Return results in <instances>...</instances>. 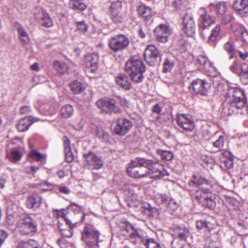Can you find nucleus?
Listing matches in <instances>:
<instances>
[{"label":"nucleus","mask_w":248,"mask_h":248,"mask_svg":"<svg viewBox=\"0 0 248 248\" xmlns=\"http://www.w3.org/2000/svg\"><path fill=\"white\" fill-rule=\"evenodd\" d=\"M231 96L224 104L222 111L227 115L237 113L239 110L247 106V101L244 92L239 88L229 90Z\"/></svg>","instance_id":"f257e3e1"},{"label":"nucleus","mask_w":248,"mask_h":248,"mask_svg":"<svg viewBox=\"0 0 248 248\" xmlns=\"http://www.w3.org/2000/svg\"><path fill=\"white\" fill-rule=\"evenodd\" d=\"M125 71L131 80L135 83H141L144 78L143 75L146 67L142 60L138 56L131 57L125 64Z\"/></svg>","instance_id":"f03ea898"},{"label":"nucleus","mask_w":248,"mask_h":248,"mask_svg":"<svg viewBox=\"0 0 248 248\" xmlns=\"http://www.w3.org/2000/svg\"><path fill=\"white\" fill-rule=\"evenodd\" d=\"M74 207L78 208V212L76 214L73 215L69 212L68 215H63L62 216V217L64 218L66 223L69 225V228L68 229H62L59 226L61 234L66 237H71L72 236L73 233V228L76 226L78 222H82L85 218L84 213L80 210L76 204H71L69 206L68 209L72 210L73 212L75 210Z\"/></svg>","instance_id":"7ed1b4c3"},{"label":"nucleus","mask_w":248,"mask_h":248,"mask_svg":"<svg viewBox=\"0 0 248 248\" xmlns=\"http://www.w3.org/2000/svg\"><path fill=\"white\" fill-rule=\"evenodd\" d=\"M150 161L142 157H137L131 161L127 169L129 176L135 178H140L149 176L147 166L150 165Z\"/></svg>","instance_id":"20e7f679"},{"label":"nucleus","mask_w":248,"mask_h":248,"mask_svg":"<svg viewBox=\"0 0 248 248\" xmlns=\"http://www.w3.org/2000/svg\"><path fill=\"white\" fill-rule=\"evenodd\" d=\"M81 234L82 240L86 243L89 248H95L104 247L105 243L102 240L99 241L98 240L100 235L99 232L92 226L90 225L85 226Z\"/></svg>","instance_id":"39448f33"},{"label":"nucleus","mask_w":248,"mask_h":248,"mask_svg":"<svg viewBox=\"0 0 248 248\" xmlns=\"http://www.w3.org/2000/svg\"><path fill=\"white\" fill-rule=\"evenodd\" d=\"M18 226L20 232L24 234L35 232L37 231L36 221L29 214H22L18 221Z\"/></svg>","instance_id":"423d86ee"},{"label":"nucleus","mask_w":248,"mask_h":248,"mask_svg":"<svg viewBox=\"0 0 248 248\" xmlns=\"http://www.w3.org/2000/svg\"><path fill=\"white\" fill-rule=\"evenodd\" d=\"M195 200L202 206L213 210L216 206L215 196L207 189H199L194 193Z\"/></svg>","instance_id":"0eeeda50"},{"label":"nucleus","mask_w":248,"mask_h":248,"mask_svg":"<svg viewBox=\"0 0 248 248\" xmlns=\"http://www.w3.org/2000/svg\"><path fill=\"white\" fill-rule=\"evenodd\" d=\"M129 240L135 245L140 246V244H143L146 248H160V244L157 239L144 236L137 230L131 233Z\"/></svg>","instance_id":"6e6552de"},{"label":"nucleus","mask_w":248,"mask_h":248,"mask_svg":"<svg viewBox=\"0 0 248 248\" xmlns=\"http://www.w3.org/2000/svg\"><path fill=\"white\" fill-rule=\"evenodd\" d=\"M129 40L125 35L120 34L109 38V48L114 52L122 51L126 48L129 45Z\"/></svg>","instance_id":"1a4fd4ad"},{"label":"nucleus","mask_w":248,"mask_h":248,"mask_svg":"<svg viewBox=\"0 0 248 248\" xmlns=\"http://www.w3.org/2000/svg\"><path fill=\"white\" fill-rule=\"evenodd\" d=\"M182 30L188 37H193L195 34L196 25L193 14L186 12L182 16Z\"/></svg>","instance_id":"9d476101"},{"label":"nucleus","mask_w":248,"mask_h":248,"mask_svg":"<svg viewBox=\"0 0 248 248\" xmlns=\"http://www.w3.org/2000/svg\"><path fill=\"white\" fill-rule=\"evenodd\" d=\"M96 105L102 110L107 113H121L122 112L121 109L116 105L115 101L113 99L98 100L96 102Z\"/></svg>","instance_id":"9b49d317"},{"label":"nucleus","mask_w":248,"mask_h":248,"mask_svg":"<svg viewBox=\"0 0 248 248\" xmlns=\"http://www.w3.org/2000/svg\"><path fill=\"white\" fill-rule=\"evenodd\" d=\"M147 160L150 162L149 166H147L149 176L150 177L160 178L169 175L167 170L164 169L163 165L152 160L147 159Z\"/></svg>","instance_id":"f8f14e48"},{"label":"nucleus","mask_w":248,"mask_h":248,"mask_svg":"<svg viewBox=\"0 0 248 248\" xmlns=\"http://www.w3.org/2000/svg\"><path fill=\"white\" fill-rule=\"evenodd\" d=\"M146 62L150 65H154L160 62L161 58L158 49L153 45H149L144 51Z\"/></svg>","instance_id":"ddd939ff"},{"label":"nucleus","mask_w":248,"mask_h":248,"mask_svg":"<svg viewBox=\"0 0 248 248\" xmlns=\"http://www.w3.org/2000/svg\"><path fill=\"white\" fill-rule=\"evenodd\" d=\"M177 124L184 130L188 131L193 130L195 127V123L190 115L186 114L179 113L176 115Z\"/></svg>","instance_id":"4468645a"},{"label":"nucleus","mask_w":248,"mask_h":248,"mask_svg":"<svg viewBox=\"0 0 248 248\" xmlns=\"http://www.w3.org/2000/svg\"><path fill=\"white\" fill-rule=\"evenodd\" d=\"M83 156L86 161L88 168L91 170H98L103 165L102 160L93 152H89L85 154Z\"/></svg>","instance_id":"2eb2a0df"},{"label":"nucleus","mask_w":248,"mask_h":248,"mask_svg":"<svg viewBox=\"0 0 248 248\" xmlns=\"http://www.w3.org/2000/svg\"><path fill=\"white\" fill-rule=\"evenodd\" d=\"M210 87V84L205 80L197 79L192 81L189 88L197 94L205 95L207 93Z\"/></svg>","instance_id":"dca6fc26"},{"label":"nucleus","mask_w":248,"mask_h":248,"mask_svg":"<svg viewBox=\"0 0 248 248\" xmlns=\"http://www.w3.org/2000/svg\"><path fill=\"white\" fill-rule=\"evenodd\" d=\"M99 56L96 53L88 54L84 58V65L86 70L91 73H94L98 67Z\"/></svg>","instance_id":"f3484780"},{"label":"nucleus","mask_w":248,"mask_h":248,"mask_svg":"<svg viewBox=\"0 0 248 248\" xmlns=\"http://www.w3.org/2000/svg\"><path fill=\"white\" fill-rule=\"evenodd\" d=\"M34 13V18L40 21V24L45 27H52L53 24L52 19L49 15L43 8L39 7L36 9Z\"/></svg>","instance_id":"a211bd4d"},{"label":"nucleus","mask_w":248,"mask_h":248,"mask_svg":"<svg viewBox=\"0 0 248 248\" xmlns=\"http://www.w3.org/2000/svg\"><path fill=\"white\" fill-rule=\"evenodd\" d=\"M133 126L131 122L126 119L119 118L114 128L115 133L119 135L124 136L128 133Z\"/></svg>","instance_id":"6ab92c4d"},{"label":"nucleus","mask_w":248,"mask_h":248,"mask_svg":"<svg viewBox=\"0 0 248 248\" xmlns=\"http://www.w3.org/2000/svg\"><path fill=\"white\" fill-rule=\"evenodd\" d=\"M154 33L158 41L165 43L168 41L171 31L167 26L160 24L154 30Z\"/></svg>","instance_id":"aec40b11"},{"label":"nucleus","mask_w":248,"mask_h":248,"mask_svg":"<svg viewBox=\"0 0 248 248\" xmlns=\"http://www.w3.org/2000/svg\"><path fill=\"white\" fill-rule=\"evenodd\" d=\"M232 6L241 16L248 14V0H233Z\"/></svg>","instance_id":"412c9836"},{"label":"nucleus","mask_w":248,"mask_h":248,"mask_svg":"<svg viewBox=\"0 0 248 248\" xmlns=\"http://www.w3.org/2000/svg\"><path fill=\"white\" fill-rule=\"evenodd\" d=\"M38 121H39L38 119L33 118L31 116L25 117L18 121L16 126L19 131L24 132L29 129L33 123Z\"/></svg>","instance_id":"4be33fe9"},{"label":"nucleus","mask_w":248,"mask_h":248,"mask_svg":"<svg viewBox=\"0 0 248 248\" xmlns=\"http://www.w3.org/2000/svg\"><path fill=\"white\" fill-rule=\"evenodd\" d=\"M115 81L118 85L126 91L130 90L132 88L131 83L125 74H119L115 78Z\"/></svg>","instance_id":"5701e85b"},{"label":"nucleus","mask_w":248,"mask_h":248,"mask_svg":"<svg viewBox=\"0 0 248 248\" xmlns=\"http://www.w3.org/2000/svg\"><path fill=\"white\" fill-rule=\"evenodd\" d=\"M199 29L201 31L202 37L203 39L206 38L204 36V31L212 24H214V21L211 18L209 15H207L201 18H199Z\"/></svg>","instance_id":"b1692460"},{"label":"nucleus","mask_w":248,"mask_h":248,"mask_svg":"<svg viewBox=\"0 0 248 248\" xmlns=\"http://www.w3.org/2000/svg\"><path fill=\"white\" fill-rule=\"evenodd\" d=\"M63 143L65 160L68 163H71L74 159V155L72 152L70 141L66 136L63 137Z\"/></svg>","instance_id":"393cba45"},{"label":"nucleus","mask_w":248,"mask_h":248,"mask_svg":"<svg viewBox=\"0 0 248 248\" xmlns=\"http://www.w3.org/2000/svg\"><path fill=\"white\" fill-rule=\"evenodd\" d=\"M42 199L37 195L30 196L26 202V206L29 209H37L41 204Z\"/></svg>","instance_id":"a878e982"},{"label":"nucleus","mask_w":248,"mask_h":248,"mask_svg":"<svg viewBox=\"0 0 248 248\" xmlns=\"http://www.w3.org/2000/svg\"><path fill=\"white\" fill-rule=\"evenodd\" d=\"M139 15L145 20H148L152 16L151 9L145 5H140L137 9Z\"/></svg>","instance_id":"bb28decb"},{"label":"nucleus","mask_w":248,"mask_h":248,"mask_svg":"<svg viewBox=\"0 0 248 248\" xmlns=\"http://www.w3.org/2000/svg\"><path fill=\"white\" fill-rule=\"evenodd\" d=\"M220 30V25H216V27L211 30L210 34L207 38V43L209 44L215 43L219 37Z\"/></svg>","instance_id":"cd10ccee"},{"label":"nucleus","mask_w":248,"mask_h":248,"mask_svg":"<svg viewBox=\"0 0 248 248\" xmlns=\"http://www.w3.org/2000/svg\"><path fill=\"white\" fill-rule=\"evenodd\" d=\"M174 234L181 239L185 240L189 234V231L184 226H177L174 230Z\"/></svg>","instance_id":"c85d7f7f"},{"label":"nucleus","mask_w":248,"mask_h":248,"mask_svg":"<svg viewBox=\"0 0 248 248\" xmlns=\"http://www.w3.org/2000/svg\"><path fill=\"white\" fill-rule=\"evenodd\" d=\"M207 181L206 179L200 176L193 175L189 182V185L192 186H200L207 184Z\"/></svg>","instance_id":"c756f323"},{"label":"nucleus","mask_w":248,"mask_h":248,"mask_svg":"<svg viewBox=\"0 0 248 248\" xmlns=\"http://www.w3.org/2000/svg\"><path fill=\"white\" fill-rule=\"evenodd\" d=\"M60 114L62 117L67 119L72 117L74 114V108L71 105H65L61 109Z\"/></svg>","instance_id":"7c9ffc66"},{"label":"nucleus","mask_w":248,"mask_h":248,"mask_svg":"<svg viewBox=\"0 0 248 248\" xmlns=\"http://www.w3.org/2000/svg\"><path fill=\"white\" fill-rule=\"evenodd\" d=\"M224 49L229 54L230 59H232L236 52L234 42L229 41L226 43L223 46Z\"/></svg>","instance_id":"2f4dec72"},{"label":"nucleus","mask_w":248,"mask_h":248,"mask_svg":"<svg viewBox=\"0 0 248 248\" xmlns=\"http://www.w3.org/2000/svg\"><path fill=\"white\" fill-rule=\"evenodd\" d=\"M53 66L58 73L60 74H63L67 72L68 66L64 62L55 61L53 62Z\"/></svg>","instance_id":"473e14b6"},{"label":"nucleus","mask_w":248,"mask_h":248,"mask_svg":"<svg viewBox=\"0 0 248 248\" xmlns=\"http://www.w3.org/2000/svg\"><path fill=\"white\" fill-rule=\"evenodd\" d=\"M7 157L12 162L19 161L22 157L21 153L16 149H13L10 152H7Z\"/></svg>","instance_id":"72a5a7b5"},{"label":"nucleus","mask_w":248,"mask_h":248,"mask_svg":"<svg viewBox=\"0 0 248 248\" xmlns=\"http://www.w3.org/2000/svg\"><path fill=\"white\" fill-rule=\"evenodd\" d=\"M16 27L21 41L24 44H28L30 38L27 32L20 24H18Z\"/></svg>","instance_id":"f704fd0d"},{"label":"nucleus","mask_w":248,"mask_h":248,"mask_svg":"<svg viewBox=\"0 0 248 248\" xmlns=\"http://www.w3.org/2000/svg\"><path fill=\"white\" fill-rule=\"evenodd\" d=\"M69 85L71 90L75 94L80 93L84 90L82 84L77 80L73 81Z\"/></svg>","instance_id":"c9c22d12"},{"label":"nucleus","mask_w":248,"mask_h":248,"mask_svg":"<svg viewBox=\"0 0 248 248\" xmlns=\"http://www.w3.org/2000/svg\"><path fill=\"white\" fill-rule=\"evenodd\" d=\"M224 137L220 136L218 139L213 143L212 152L216 153L222 150L224 146Z\"/></svg>","instance_id":"e433bc0d"},{"label":"nucleus","mask_w":248,"mask_h":248,"mask_svg":"<svg viewBox=\"0 0 248 248\" xmlns=\"http://www.w3.org/2000/svg\"><path fill=\"white\" fill-rule=\"evenodd\" d=\"M121 230L124 232V235H131L132 233H134V231H136L133 225L128 222H124L122 226H121Z\"/></svg>","instance_id":"4c0bfd02"},{"label":"nucleus","mask_w":248,"mask_h":248,"mask_svg":"<svg viewBox=\"0 0 248 248\" xmlns=\"http://www.w3.org/2000/svg\"><path fill=\"white\" fill-rule=\"evenodd\" d=\"M69 5L73 10L83 11L86 9V5L80 0H70Z\"/></svg>","instance_id":"58836bf2"},{"label":"nucleus","mask_w":248,"mask_h":248,"mask_svg":"<svg viewBox=\"0 0 248 248\" xmlns=\"http://www.w3.org/2000/svg\"><path fill=\"white\" fill-rule=\"evenodd\" d=\"M197 61L205 69L208 70L210 68H212L210 62L205 56L202 55L198 56L197 58Z\"/></svg>","instance_id":"ea45409f"},{"label":"nucleus","mask_w":248,"mask_h":248,"mask_svg":"<svg viewBox=\"0 0 248 248\" xmlns=\"http://www.w3.org/2000/svg\"><path fill=\"white\" fill-rule=\"evenodd\" d=\"M122 4L119 0L114 1L111 2L109 7V12L110 14L122 11Z\"/></svg>","instance_id":"a19ab883"},{"label":"nucleus","mask_w":248,"mask_h":248,"mask_svg":"<svg viewBox=\"0 0 248 248\" xmlns=\"http://www.w3.org/2000/svg\"><path fill=\"white\" fill-rule=\"evenodd\" d=\"M111 19L115 23H122L124 19V14L123 12H116L110 14Z\"/></svg>","instance_id":"79ce46f5"},{"label":"nucleus","mask_w":248,"mask_h":248,"mask_svg":"<svg viewBox=\"0 0 248 248\" xmlns=\"http://www.w3.org/2000/svg\"><path fill=\"white\" fill-rule=\"evenodd\" d=\"M173 66V61L169 58H166L163 63V72L164 73L170 72Z\"/></svg>","instance_id":"37998d69"},{"label":"nucleus","mask_w":248,"mask_h":248,"mask_svg":"<svg viewBox=\"0 0 248 248\" xmlns=\"http://www.w3.org/2000/svg\"><path fill=\"white\" fill-rule=\"evenodd\" d=\"M28 156L38 162L41 161L45 158V156L44 155L34 150H32Z\"/></svg>","instance_id":"c03bdc74"},{"label":"nucleus","mask_w":248,"mask_h":248,"mask_svg":"<svg viewBox=\"0 0 248 248\" xmlns=\"http://www.w3.org/2000/svg\"><path fill=\"white\" fill-rule=\"evenodd\" d=\"M197 228L198 229L205 228L208 231H210L211 229H212L213 225L210 222L201 220H198L197 221Z\"/></svg>","instance_id":"a18cd8bd"},{"label":"nucleus","mask_w":248,"mask_h":248,"mask_svg":"<svg viewBox=\"0 0 248 248\" xmlns=\"http://www.w3.org/2000/svg\"><path fill=\"white\" fill-rule=\"evenodd\" d=\"M158 154L160 155L162 160L170 161L173 157L172 152L168 151H158Z\"/></svg>","instance_id":"49530a36"},{"label":"nucleus","mask_w":248,"mask_h":248,"mask_svg":"<svg viewBox=\"0 0 248 248\" xmlns=\"http://www.w3.org/2000/svg\"><path fill=\"white\" fill-rule=\"evenodd\" d=\"M77 29L81 33H84L88 30L87 26L86 25L85 22L82 20L81 21L77 22Z\"/></svg>","instance_id":"de8ad7c7"},{"label":"nucleus","mask_w":248,"mask_h":248,"mask_svg":"<svg viewBox=\"0 0 248 248\" xmlns=\"http://www.w3.org/2000/svg\"><path fill=\"white\" fill-rule=\"evenodd\" d=\"M23 244V248H29L31 247L32 248H38L37 242L34 240H30L29 241L22 242L20 245Z\"/></svg>","instance_id":"09e8293b"},{"label":"nucleus","mask_w":248,"mask_h":248,"mask_svg":"<svg viewBox=\"0 0 248 248\" xmlns=\"http://www.w3.org/2000/svg\"><path fill=\"white\" fill-rule=\"evenodd\" d=\"M217 12L220 15H223L226 9L225 3L219 2L216 5Z\"/></svg>","instance_id":"8fccbe9b"},{"label":"nucleus","mask_w":248,"mask_h":248,"mask_svg":"<svg viewBox=\"0 0 248 248\" xmlns=\"http://www.w3.org/2000/svg\"><path fill=\"white\" fill-rule=\"evenodd\" d=\"M96 135L100 139H103L105 141H107L109 139V134L105 132L101 129H97L96 131Z\"/></svg>","instance_id":"3c124183"},{"label":"nucleus","mask_w":248,"mask_h":248,"mask_svg":"<svg viewBox=\"0 0 248 248\" xmlns=\"http://www.w3.org/2000/svg\"><path fill=\"white\" fill-rule=\"evenodd\" d=\"M115 97L118 99L119 101L120 105L124 108H128L129 106V101L125 98H123L120 95H116Z\"/></svg>","instance_id":"603ef678"},{"label":"nucleus","mask_w":248,"mask_h":248,"mask_svg":"<svg viewBox=\"0 0 248 248\" xmlns=\"http://www.w3.org/2000/svg\"><path fill=\"white\" fill-rule=\"evenodd\" d=\"M141 204L140 202L138 200H133L129 199L127 200V205L129 207L133 208H138Z\"/></svg>","instance_id":"864d4df0"},{"label":"nucleus","mask_w":248,"mask_h":248,"mask_svg":"<svg viewBox=\"0 0 248 248\" xmlns=\"http://www.w3.org/2000/svg\"><path fill=\"white\" fill-rule=\"evenodd\" d=\"M171 4L176 10H181L184 7V4L182 0H174L172 2Z\"/></svg>","instance_id":"5fc2aeb1"},{"label":"nucleus","mask_w":248,"mask_h":248,"mask_svg":"<svg viewBox=\"0 0 248 248\" xmlns=\"http://www.w3.org/2000/svg\"><path fill=\"white\" fill-rule=\"evenodd\" d=\"M234 19L233 16L231 14H226L222 17V23L226 25Z\"/></svg>","instance_id":"6e6d98bb"},{"label":"nucleus","mask_w":248,"mask_h":248,"mask_svg":"<svg viewBox=\"0 0 248 248\" xmlns=\"http://www.w3.org/2000/svg\"><path fill=\"white\" fill-rule=\"evenodd\" d=\"M167 205H168L169 209L172 211H175L178 208V204L173 199H171L167 204Z\"/></svg>","instance_id":"4d7b16f0"},{"label":"nucleus","mask_w":248,"mask_h":248,"mask_svg":"<svg viewBox=\"0 0 248 248\" xmlns=\"http://www.w3.org/2000/svg\"><path fill=\"white\" fill-rule=\"evenodd\" d=\"M239 64L237 61H234L230 67V70L233 73H239Z\"/></svg>","instance_id":"13d9d810"},{"label":"nucleus","mask_w":248,"mask_h":248,"mask_svg":"<svg viewBox=\"0 0 248 248\" xmlns=\"http://www.w3.org/2000/svg\"><path fill=\"white\" fill-rule=\"evenodd\" d=\"M239 77L242 83L246 85L248 84V73H238Z\"/></svg>","instance_id":"bf43d9fd"},{"label":"nucleus","mask_w":248,"mask_h":248,"mask_svg":"<svg viewBox=\"0 0 248 248\" xmlns=\"http://www.w3.org/2000/svg\"><path fill=\"white\" fill-rule=\"evenodd\" d=\"M8 233L3 230H0V247L5 242L8 236Z\"/></svg>","instance_id":"052dcab7"},{"label":"nucleus","mask_w":248,"mask_h":248,"mask_svg":"<svg viewBox=\"0 0 248 248\" xmlns=\"http://www.w3.org/2000/svg\"><path fill=\"white\" fill-rule=\"evenodd\" d=\"M159 196L161 202L165 205H167L171 200L169 196L165 194H161Z\"/></svg>","instance_id":"680f3d73"},{"label":"nucleus","mask_w":248,"mask_h":248,"mask_svg":"<svg viewBox=\"0 0 248 248\" xmlns=\"http://www.w3.org/2000/svg\"><path fill=\"white\" fill-rule=\"evenodd\" d=\"M240 72L239 73H248V64L246 62L242 63L240 66Z\"/></svg>","instance_id":"e2e57ef3"},{"label":"nucleus","mask_w":248,"mask_h":248,"mask_svg":"<svg viewBox=\"0 0 248 248\" xmlns=\"http://www.w3.org/2000/svg\"><path fill=\"white\" fill-rule=\"evenodd\" d=\"M198 14L200 16L199 18H201L204 16H207L208 15L206 13V11L204 8L202 7L200 8L198 11Z\"/></svg>","instance_id":"0e129e2a"},{"label":"nucleus","mask_w":248,"mask_h":248,"mask_svg":"<svg viewBox=\"0 0 248 248\" xmlns=\"http://www.w3.org/2000/svg\"><path fill=\"white\" fill-rule=\"evenodd\" d=\"M241 35L243 41L248 44V31H242L241 32Z\"/></svg>","instance_id":"69168bd1"},{"label":"nucleus","mask_w":248,"mask_h":248,"mask_svg":"<svg viewBox=\"0 0 248 248\" xmlns=\"http://www.w3.org/2000/svg\"><path fill=\"white\" fill-rule=\"evenodd\" d=\"M36 107L37 108L38 110L41 113H45L47 112L48 106L46 104L42 105L40 107H38L36 105Z\"/></svg>","instance_id":"338daca9"},{"label":"nucleus","mask_w":248,"mask_h":248,"mask_svg":"<svg viewBox=\"0 0 248 248\" xmlns=\"http://www.w3.org/2000/svg\"><path fill=\"white\" fill-rule=\"evenodd\" d=\"M31 111V108L28 106H22L20 108V112L22 114H26Z\"/></svg>","instance_id":"774afa93"}]
</instances>
